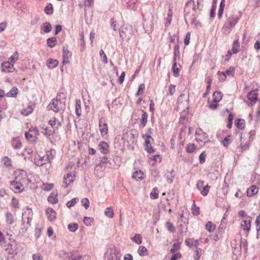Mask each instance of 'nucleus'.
Segmentation results:
<instances>
[{
	"label": "nucleus",
	"instance_id": "nucleus-43",
	"mask_svg": "<svg viewBox=\"0 0 260 260\" xmlns=\"http://www.w3.org/2000/svg\"><path fill=\"white\" fill-rule=\"evenodd\" d=\"M205 228L209 232H212L214 230L215 226L213 224L212 222L208 221L206 224Z\"/></svg>",
	"mask_w": 260,
	"mask_h": 260
},
{
	"label": "nucleus",
	"instance_id": "nucleus-53",
	"mask_svg": "<svg viewBox=\"0 0 260 260\" xmlns=\"http://www.w3.org/2000/svg\"><path fill=\"white\" fill-rule=\"evenodd\" d=\"M219 102L216 101L213 99V100L209 104V108L212 110H215L218 107V103Z\"/></svg>",
	"mask_w": 260,
	"mask_h": 260
},
{
	"label": "nucleus",
	"instance_id": "nucleus-42",
	"mask_svg": "<svg viewBox=\"0 0 260 260\" xmlns=\"http://www.w3.org/2000/svg\"><path fill=\"white\" fill-rule=\"evenodd\" d=\"M150 198L156 199L158 198V190L157 187L153 188L150 194Z\"/></svg>",
	"mask_w": 260,
	"mask_h": 260
},
{
	"label": "nucleus",
	"instance_id": "nucleus-40",
	"mask_svg": "<svg viewBox=\"0 0 260 260\" xmlns=\"http://www.w3.org/2000/svg\"><path fill=\"white\" fill-rule=\"evenodd\" d=\"M4 162V165L7 167L12 166L11 159L8 156H4L2 159Z\"/></svg>",
	"mask_w": 260,
	"mask_h": 260
},
{
	"label": "nucleus",
	"instance_id": "nucleus-56",
	"mask_svg": "<svg viewBox=\"0 0 260 260\" xmlns=\"http://www.w3.org/2000/svg\"><path fill=\"white\" fill-rule=\"evenodd\" d=\"M219 76V80L220 81H225L226 79V75L225 73L223 72L218 71L217 74Z\"/></svg>",
	"mask_w": 260,
	"mask_h": 260
},
{
	"label": "nucleus",
	"instance_id": "nucleus-54",
	"mask_svg": "<svg viewBox=\"0 0 260 260\" xmlns=\"http://www.w3.org/2000/svg\"><path fill=\"white\" fill-rule=\"evenodd\" d=\"M41 232H42L41 228L40 227H39V226L38 224L36 225V227L35 228V236L37 239H38L40 237Z\"/></svg>",
	"mask_w": 260,
	"mask_h": 260
},
{
	"label": "nucleus",
	"instance_id": "nucleus-58",
	"mask_svg": "<svg viewBox=\"0 0 260 260\" xmlns=\"http://www.w3.org/2000/svg\"><path fill=\"white\" fill-rule=\"evenodd\" d=\"M181 99H184V100L187 102H189V93L186 94L185 93H181L179 97L178 98V101H181Z\"/></svg>",
	"mask_w": 260,
	"mask_h": 260
},
{
	"label": "nucleus",
	"instance_id": "nucleus-11",
	"mask_svg": "<svg viewBox=\"0 0 260 260\" xmlns=\"http://www.w3.org/2000/svg\"><path fill=\"white\" fill-rule=\"evenodd\" d=\"M46 213L48 215V219L50 221H52L56 219V212L51 208H48L46 210Z\"/></svg>",
	"mask_w": 260,
	"mask_h": 260
},
{
	"label": "nucleus",
	"instance_id": "nucleus-63",
	"mask_svg": "<svg viewBox=\"0 0 260 260\" xmlns=\"http://www.w3.org/2000/svg\"><path fill=\"white\" fill-rule=\"evenodd\" d=\"M206 160V154L204 152H203L199 155V161L201 164H204Z\"/></svg>",
	"mask_w": 260,
	"mask_h": 260
},
{
	"label": "nucleus",
	"instance_id": "nucleus-32",
	"mask_svg": "<svg viewBox=\"0 0 260 260\" xmlns=\"http://www.w3.org/2000/svg\"><path fill=\"white\" fill-rule=\"evenodd\" d=\"M138 253L141 256H144L148 254L147 248L143 246L139 247L138 250Z\"/></svg>",
	"mask_w": 260,
	"mask_h": 260
},
{
	"label": "nucleus",
	"instance_id": "nucleus-29",
	"mask_svg": "<svg viewBox=\"0 0 260 260\" xmlns=\"http://www.w3.org/2000/svg\"><path fill=\"white\" fill-rule=\"evenodd\" d=\"M235 125L238 128L242 129L245 127V120L242 119H237L235 120Z\"/></svg>",
	"mask_w": 260,
	"mask_h": 260
},
{
	"label": "nucleus",
	"instance_id": "nucleus-49",
	"mask_svg": "<svg viewBox=\"0 0 260 260\" xmlns=\"http://www.w3.org/2000/svg\"><path fill=\"white\" fill-rule=\"evenodd\" d=\"M195 150V145L194 144H188L186 147V151L188 153H192Z\"/></svg>",
	"mask_w": 260,
	"mask_h": 260
},
{
	"label": "nucleus",
	"instance_id": "nucleus-4",
	"mask_svg": "<svg viewBox=\"0 0 260 260\" xmlns=\"http://www.w3.org/2000/svg\"><path fill=\"white\" fill-rule=\"evenodd\" d=\"M120 36L122 40L128 41L134 35L132 26L124 25L119 30Z\"/></svg>",
	"mask_w": 260,
	"mask_h": 260
},
{
	"label": "nucleus",
	"instance_id": "nucleus-47",
	"mask_svg": "<svg viewBox=\"0 0 260 260\" xmlns=\"http://www.w3.org/2000/svg\"><path fill=\"white\" fill-rule=\"evenodd\" d=\"M78 200H79L77 198H73L71 200L68 201L66 205L68 208H71L74 206L75 205V204L78 201Z\"/></svg>",
	"mask_w": 260,
	"mask_h": 260
},
{
	"label": "nucleus",
	"instance_id": "nucleus-20",
	"mask_svg": "<svg viewBox=\"0 0 260 260\" xmlns=\"http://www.w3.org/2000/svg\"><path fill=\"white\" fill-rule=\"evenodd\" d=\"M247 98L251 102L255 103L257 100V93L254 91H251L248 93Z\"/></svg>",
	"mask_w": 260,
	"mask_h": 260
},
{
	"label": "nucleus",
	"instance_id": "nucleus-33",
	"mask_svg": "<svg viewBox=\"0 0 260 260\" xmlns=\"http://www.w3.org/2000/svg\"><path fill=\"white\" fill-rule=\"evenodd\" d=\"M31 225V221H29V220H27L26 224H23V225H21V228L20 229V232L22 233L23 234L25 233L28 230V229Z\"/></svg>",
	"mask_w": 260,
	"mask_h": 260
},
{
	"label": "nucleus",
	"instance_id": "nucleus-2",
	"mask_svg": "<svg viewBox=\"0 0 260 260\" xmlns=\"http://www.w3.org/2000/svg\"><path fill=\"white\" fill-rule=\"evenodd\" d=\"M196 13V8L194 5V2L192 0H189L185 5L184 8V18L186 22L187 20L191 21L193 23L195 20V15Z\"/></svg>",
	"mask_w": 260,
	"mask_h": 260
},
{
	"label": "nucleus",
	"instance_id": "nucleus-24",
	"mask_svg": "<svg viewBox=\"0 0 260 260\" xmlns=\"http://www.w3.org/2000/svg\"><path fill=\"white\" fill-rule=\"evenodd\" d=\"M47 45L50 48L54 47L57 44V39L55 37H52L47 39Z\"/></svg>",
	"mask_w": 260,
	"mask_h": 260
},
{
	"label": "nucleus",
	"instance_id": "nucleus-36",
	"mask_svg": "<svg viewBox=\"0 0 260 260\" xmlns=\"http://www.w3.org/2000/svg\"><path fill=\"white\" fill-rule=\"evenodd\" d=\"M174 172V170H172L171 172H168L165 174V177L167 179L168 181L170 183H172L174 179V176L172 175Z\"/></svg>",
	"mask_w": 260,
	"mask_h": 260
},
{
	"label": "nucleus",
	"instance_id": "nucleus-5",
	"mask_svg": "<svg viewBox=\"0 0 260 260\" xmlns=\"http://www.w3.org/2000/svg\"><path fill=\"white\" fill-rule=\"evenodd\" d=\"M28 180L26 172L23 170L20 171L18 174L16 175L15 178V181H17L19 183L20 182L23 185L27 183Z\"/></svg>",
	"mask_w": 260,
	"mask_h": 260
},
{
	"label": "nucleus",
	"instance_id": "nucleus-46",
	"mask_svg": "<svg viewBox=\"0 0 260 260\" xmlns=\"http://www.w3.org/2000/svg\"><path fill=\"white\" fill-rule=\"evenodd\" d=\"M192 213L193 215L198 216L200 214V208L196 206L195 203H194L192 204Z\"/></svg>",
	"mask_w": 260,
	"mask_h": 260
},
{
	"label": "nucleus",
	"instance_id": "nucleus-15",
	"mask_svg": "<svg viewBox=\"0 0 260 260\" xmlns=\"http://www.w3.org/2000/svg\"><path fill=\"white\" fill-rule=\"evenodd\" d=\"M69 51L68 48H66L63 47V60L62 61V64L63 65L69 63Z\"/></svg>",
	"mask_w": 260,
	"mask_h": 260
},
{
	"label": "nucleus",
	"instance_id": "nucleus-35",
	"mask_svg": "<svg viewBox=\"0 0 260 260\" xmlns=\"http://www.w3.org/2000/svg\"><path fill=\"white\" fill-rule=\"evenodd\" d=\"M45 13L47 15H51L53 13V6L51 3H48L44 9Z\"/></svg>",
	"mask_w": 260,
	"mask_h": 260
},
{
	"label": "nucleus",
	"instance_id": "nucleus-14",
	"mask_svg": "<svg viewBox=\"0 0 260 260\" xmlns=\"http://www.w3.org/2000/svg\"><path fill=\"white\" fill-rule=\"evenodd\" d=\"M258 192V188L256 185H253L251 186L247 190V196L248 197H253Z\"/></svg>",
	"mask_w": 260,
	"mask_h": 260
},
{
	"label": "nucleus",
	"instance_id": "nucleus-61",
	"mask_svg": "<svg viewBox=\"0 0 260 260\" xmlns=\"http://www.w3.org/2000/svg\"><path fill=\"white\" fill-rule=\"evenodd\" d=\"M190 32H187L185 35L184 43L185 45H188L190 43Z\"/></svg>",
	"mask_w": 260,
	"mask_h": 260
},
{
	"label": "nucleus",
	"instance_id": "nucleus-25",
	"mask_svg": "<svg viewBox=\"0 0 260 260\" xmlns=\"http://www.w3.org/2000/svg\"><path fill=\"white\" fill-rule=\"evenodd\" d=\"M56 153V151L54 149H51L46 152L45 155L46 159H48V162H50L51 160H52Z\"/></svg>",
	"mask_w": 260,
	"mask_h": 260
},
{
	"label": "nucleus",
	"instance_id": "nucleus-22",
	"mask_svg": "<svg viewBox=\"0 0 260 260\" xmlns=\"http://www.w3.org/2000/svg\"><path fill=\"white\" fill-rule=\"evenodd\" d=\"M41 28L45 33H48L51 30L52 26L49 22H46L41 25Z\"/></svg>",
	"mask_w": 260,
	"mask_h": 260
},
{
	"label": "nucleus",
	"instance_id": "nucleus-39",
	"mask_svg": "<svg viewBox=\"0 0 260 260\" xmlns=\"http://www.w3.org/2000/svg\"><path fill=\"white\" fill-rule=\"evenodd\" d=\"M132 240L138 244H141L142 242L141 236L139 234H136L135 236L132 238Z\"/></svg>",
	"mask_w": 260,
	"mask_h": 260
},
{
	"label": "nucleus",
	"instance_id": "nucleus-34",
	"mask_svg": "<svg viewBox=\"0 0 260 260\" xmlns=\"http://www.w3.org/2000/svg\"><path fill=\"white\" fill-rule=\"evenodd\" d=\"M18 91L17 88L14 87L7 93V96L8 97H16L18 93Z\"/></svg>",
	"mask_w": 260,
	"mask_h": 260
},
{
	"label": "nucleus",
	"instance_id": "nucleus-3",
	"mask_svg": "<svg viewBox=\"0 0 260 260\" xmlns=\"http://www.w3.org/2000/svg\"><path fill=\"white\" fill-rule=\"evenodd\" d=\"M143 15V26L146 32L150 33L153 28V15L150 12H147Z\"/></svg>",
	"mask_w": 260,
	"mask_h": 260
},
{
	"label": "nucleus",
	"instance_id": "nucleus-51",
	"mask_svg": "<svg viewBox=\"0 0 260 260\" xmlns=\"http://www.w3.org/2000/svg\"><path fill=\"white\" fill-rule=\"evenodd\" d=\"M42 128L44 131L43 133L45 135L50 136L53 135L54 133V131L53 130L48 129L46 127H42Z\"/></svg>",
	"mask_w": 260,
	"mask_h": 260
},
{
	"label": "nucleus",
	"instance_id": "nucleus-16",
	"mask_svg": "<svg viewBox=\"0 0 260 260\" xmlns=\"http://www.w3.org/2000/svg\"><path fill=\"white\" fill-rule=\"evenodd\" d=\"M180 67L181 66L180 64L177 65V61L173 62L172 70L174 77H178L179 76V72Z\"/></svg>",
	"mask_w": 260,
	"mask_h": 260
},
{
	"label": "nucleus",
	"instance_id": "nucleus-10",
	"mask_svg": "<svg viewBox=\"0 0 260 260\" xmlns=\"http://www.w3.org/2000/svg\"><path fill=\"white\" fill-rule=\"evenodd\" d=\"M70 260H90L89 256L85 255H81L76 253H72L70 257Z\"/></svg>",
	"mask_w": 260,
	"mask_h": 260
},
{
	"label": "nucleus",
	"instance_id": "nucleus-62",
	"mask_svg": "<svg viewBox=\"0 0 260 260\" xmlns=\"http://www.w3.org/2000/svg\"><path fill=\"white\" fill-rule=\"evenodd\" d=\"M93 221V218L88 217H84L83 219V222L84 224L86 225H90L92 221Z\"/></svg>",
	"mask_w": 260,
	"mask_h": 260
},
{
	"label": "nucleus",
	"instance_id": "nucleus-45",
	"mask_svg": "<svg viewBox=\"0 0 260 260\" xmlns=\"http://www.w3.org/2000/svg\"><path fill=\"white\" fill-rule=\"evenodd\" d=\"M180 248V243H175L173 244L172 248L170 250V252L174 253Z\"/></svg>",
	"mask_w": 260,
	"mask_h": 260
},
{
	"label": "nucleus",
	"instance_id": "nucleus-18",
	"mask_svg": "<svg viewBox=\"0 0 260 260\" xmlns=\"http://www.w3.org/2000/svg\"><path fill=\"white\" fill-rule=\"evenodd\" d=\"M58 64V61L56 59L49 58L47 60V66L48 68L53 69L55 68Z\"/></svg>",
	"mask_w": 260,
	"mask_h": 260
},
{
	"label": "nucleus",
	"instance_id": "nucleus-50",
	"mask_svg": "<svg viewBox=\"0 0 260 260\" xmlns=\"http://www.w3.org/2000/svg\"><path fill=\"white\" fill-rule=\"evenodd\" d=\"M78 228L77 223H70L68 225V229L72 232H75Z\"/></svg>",
	"mask_w": 260,
	"mask_h": 260
},
{
	"label": "nucleus",
	"instance_id": "nucleus-44",
	"mask_svg": "<svg viewBox=\"0 0 260 260\" xmlns=\"http://www.w3.org/2000/svg\"><path fill=\"white\" fill-rule=\"evenodd\" d=\"M166 229L171 233H174L175 231V228L173 223L170 222H167L165 224Z\"/></svg>",
	"mask_w": 260,
	"mask_h": 260
},
{
	"label": "nucleus",
	"instance_id": "nucleus-12",
	"mask_svg": "<svg viewBox=\"0 0 260 260\" xmlns=\"http://www.w3.org/2000/svg\"><path fill=\"white\" fill-rule=\"evenodd\" d=\"M11 188L13 190H15V192H20L21 190V188L23 185L21 184V183H19L17 181H15V180H13L10 182Z\"/></svg>",
	"mask_w": 260,
	"mask_h": 260
},
{
	"label": "nucleus",
	"instance_id": "nucleus-21",
	"mask_svg": "<svg viewBox=\"0 0 260 260\" xmlns=\"http://www.w3.org/2000/svg\"><path fill=\"white\" fill-rule=\"evenodd\" d=\"M241 225L243 228V230L249 232L250 230L251 220H244L242 221Z\"/></svg>",
	"mask_w": 260,
	"mask_h": 260
},
{
	"label": "nucleus",
	"instance_id": "nucleus-52",
	"mask_svg": "<svg viewBox=\"0 0 260 260\" xmlns=\"http://www.w3.org/2000/svg\"><path fill=\"white\" fill-rule=\"evenodd\" d=\"M210 188V186L207 184L203 187V190L201 191V193L204 197L206 196L209 192Z\"/></svg>",
	"mask_w": 260,
	"mask_h": 260
},
{
	"label": "nucleus",
	"instance_id": "nucleus-41",
	"mask_svg": "<svg viewBox=\"0 0 260 260\" xmlns=\"http://www.w3.org/2000/svg\"><path fill=\"white\" fill-rule=\"evenodd\" d=\"M213 99L215 101L219 102L222 97V94L220 91H215L213 94Z\"/></svg>",
	"mask_w": 260,
	"mask_h": 260
},
{
	"label": "nucleus",
	"instance_id": "nucleus-27",
	"mask_svg": "<svg viewBox=\"0 0 260 260\" xmlns=\"http://www.w3.org/2000/svg\"><path fill=\"white\" fill-rule=\"evenodd\" d=\"M6 222L8 224L11 225L14 223V219L12 214L9 212H7L6 214Z\"/></svg>",
	"mask_w": 260,
	"mask_h": 260
},
{
	"label": "nucleus",
	"instance_id": "nucleus-37",
	"mask_svg": "<svg viewBox=\"0 0 260 260\" xmlns=\"http://www.w3.org/2000/svg\"><path fill=\"white\" fill-rule=\"evenodd\" d=\"M105 214L109 218H113L114 216V212L112 207H107L105 211Z\"/></svg>",
	"mask_w": 260,
	"mask_h": 260
},
{
	"label": "nucleus",
	"instance_id": "nucleus-57",
	"mask_svg": "<svg viewBox=\"0 0 260 260\" xmlns=\"http://www.w3.org/2000/svg\"><path fill=\"white\" fill-rule=\"evenodd\" d=\"M224 73L229 76H232L233 77L235 74V68L233 67H230V68L226 70Z\"/></svg>",
	"mask_w": 260,
	"mask_h": 260
},
{
	"label": "nucleus",
	"instance_id": "nucleus-8",
	"mask_svg": "<svg viewBox=\"0 0 260 260\" xmlns=\"http://www.w3.org/2000/svg\"><path fill=\"white\" fill-rule=\"evenodd\" d=\"M98 147L102 153L107 154L109 152V146L105 141H101L99 143Z\"/></svg>",
	"mask_w": 260,
	"mask_h": 260
},
{
	"label": "nucleus",
	"instance_id": "nucleus-30",
	"mask_svg": "<svg viewBox=\"0 0 260 260\" xmlns=\"http://www.w3.org/2000/svg\"><path fill=\"white\" fill-rule=\"evenodd\" d=\"M144 174L141 170L136 171L135 172L133 175V178L138 180H142L144 178Z\"/></svg>",
	"mask_w": 260,
	"mask_h": 260
},
{
	"label": "nucleus",
	"instance_id": "nucleus-1",
	"mask_svg": "<svg viewBox=\"0 0 260 260\" xmlns=\"http://www.w3.org/2000/svg\"><path fill=\"white\" fill-rule=\"evenodd\" d=\"M240 17V15H238L235 14L226 15V21L222 28V32L224 34H229L232 29L235 26Z\"/></svg>",
	"mask_w": 260,
	"mask_h": 260
},
{
	"label": "nucleus",
	"instance_id": "nucleus-59",
	"mask_svg": "<svg viewBox=\"0 0 260 260\" xmlns=\"http://www.w3.org/2000/svg\"><path fill=\"white\" fill-rule=\"evenodd\" d=\"M81 202L82 205L84 206L86 209H87L89 207V201L87 198H84L82 200Z\"/></svg>",
	"mask_w": 260,
	"mask_h": 260
},
{
	"label": "nucleus",
	"instance_id": "nucleus-23",
	"mask_svg": "<svg viewBox=\"0 0 260 260\" xmlns=\"http://www.w3.org/2000/svg\"><path fill=\"white\" fill-rule=\"evenodd\" d=\"M232 142V136L228 135L222 141V144L225 147H228Z\"/></svg>",
	"mask_w": 260,
	"mask_h": 260
},
{
	"label": "nucleus",
	"instance_id": "nucleus-13",
	"mask_svg": "<svg viewBox=\"0 0 260 260\" xmlns=\"http://www.w3.org/2000/svg\"><path fill=\"white\" fill-rule=\"evenodd\" d=\"M58 105V101L56 99H53L50 103L49 104L48 108L49 109H51L53 110L55 112H57L59 111V108L57 107Z\"/></svg>",
	"mask_w": 260,
	"mask_h": 260
},
{
	"label": "nucleus",
	"instance_id": "nucleus-9",
	"mask_svg": "<svg viewBox=\"0 0 260 260\" xmlns=\"http://www.w3.org/2000/svg\"><path fill=\"white\" fill-rule=\"evenodd\" d=\"M75 175H72L71 173H68L66 176H64L62 186L67 188L68 186L74 180Z\"/></svg>",
	"mask_w": 260,
	"mask_h": 260
},
{
	"label": "nucleus",
	"instance_id": "nucleus-31",
	"mask_svg": "<svg viewBox=\"0 0 260 260\" xmlns=\"http://www.w3.org/2000/svg\"><path fill=\"white\" fill-rule=\"evenodd\" d=\"M75 112L78 116L81 114V101L80 100H76Z\"/></svg>",
	"mask_w": 260,
	"mask_h": 260
},
{
	"label": "nucleus",
	"instance_id": "nucleus-6",
	"mask_svg": "<svg viewBox=\"0 0 260 260\" xmlns=\"http://www.w3.org/2000/svg\"><path fill=\"white\" fill-rule=\"evenodd\" d=\"M99 128L102 136H105L108 133V125L104 117H102L99 120Z\"/></svg>",
	"mask_w": 260,
	"mask_h": 260
},
{
	"label": "nucleus",
	"instance_id": "nucleus-7",
	"mask_svg": "<svg viewBox=\"0 0 260 260\" xmlns=\"http://www.w3.org/2000/svg\"><path fill=\"white\" fill-rule=\"evenodd\" d=\"M2 71L4 72H12L14 70L13 64L9 61L3 62L1 67Z\"/></svg>",
	"mask_w": 260,
	"mask_h": 260
},
{
	"label": "nucleus",
	"instance_id": "nucleus-60",
	"mask_svg": "<svg viewBox=\"0 0 260 260\" xmlns=\"http://www.w3.org/2000/svg\"><path fill=\"white\" fill-rule=\"evenodd\" d=\"M145 89V85L144 84H141L138 87V90L137 92V95H139L140 94H142Z\"/></svg>",
	"mask_w": 260,
	"mask_h": 260
},
{
	"label": "nucleus",
	"instance_id": "nucleus-19",
	"mask_svg": "<svg viewBox=\"0 0 260 260\" xmlns=\"http://www.w3.org/2000/svg\"><path fill=\"white\" fill-rule=\"evenodd\" d=\"M48 123L52 126L54 130L57 129L59 126H61V123L59 120L56 119V118L55 117L53 118V120H50Z\"/></svg>",
	"mask_w": 260,
	"mask_h": 260
},
{
	"label": "nucleus",
	"instance_id": "nucleus-38",
	"mask_svg": "<svg viewBox=\"0 0 260 260\" xmlns=\"http://www.w3.org/2000/svg\"><path fill=\"white\" fill-rule=\"evenodd\" d=\"M26 213L25 214V217L27 220H29L31 221L32 217H33V212L31 208H29L28 207L26 208Z\"/></svg>",
	"mask_w": 260,
	"mask_h": 260
},
{
	"label": "nucleus",
	"instance_id": "nucleus-48",
	"mask_svg": "<svg viewBox=\"0 0 260 260\" xmlns=\"http://www.w3.org/2000/svg\"><path fill=\"white\" fill-rule=\"evenodd\" d=\"M66 97V94L63 92V90H62V91H61V90H60L59 92L57 93L56 100L60 101L61 100H65Z\"/></svg>",
	"mask_w": 260,
	"mask_h": 260
},
{
	"label": "nucleus",
	"instance_id": "nucleus-28",
	"mask_svg": "<svg viewBox=\"0 0 260 260\" xmlns=\"http://www.w3.org/2000/svg\"><path fill=\"white\" fill-rule=\"evenodd\" d=\"M48 201L52 204H55L58 201L57 194V193L54 194L52 192L49 196L48 197Z\"/></svg>",
	"mask_w": 260,
	"mask_h": 260
},
{
	"label": "nucleus",
	"instance_id": "nucleus-26",
	"mask_svg": "<svg viewBox=\"0 0 260 260\" xmlns=\"http://www.w3.org/2000/svg\"><path fill=\"white\" fill-rule=\"evenodd\" d=\"M142 137L145 139V145H147V148L148 147V145H150L151 141H153L154 140L150 134H145L142 135Z\"/></svg>",
	"mask_w": 260,
	"mask_h": 260
},
{
	"label": "nucleus",
	"instance_id": "nucleus-64",
	"mask_svg": "<svg viewBox=\"0 0 260 260\" xmlns=\"http://www.w3.org/2000/svg\"><path fill=\"white\" fill-rule=\"evenodd\" d=\"M120 257H118L116 254L110 253L108 256V260H119Z\"/></svg>",
	"mask_w": 260,
	"mask_h": 260
},
{
	"label": "nucleus",
	"instance_id": "nucleus-17",
	"mask_svg": "<svg viewBox=\"0 0 260 260\" xmlns=\"http://www.w3.org/2000/svg\"><path fill=\"white\" fill-rule=\"evenodd\" d=\"M148 114L144 111H142V118L141 119V123L140 124V127L141 128L144 127L147 122Z\"/></svg>",
	"mask_w": 260,
	"mask_h": 260
},
{
	"label": "nucleus",
	"instance_id": "nucleus-55",
	"mask_svg": "<svg viewBox=\"0 0 260 260\" xmlns=\"http://www.w3.org/2000/svg\"><path fill=\"white\" fill-rule=\"evenodd\" d=\"M14 148L16 149L20 148L21 146V143L19 140L14 139L12 142Z\"/></svg>",
	"mask_w": 260,
	"mask_h": 260
}]
</instances>
